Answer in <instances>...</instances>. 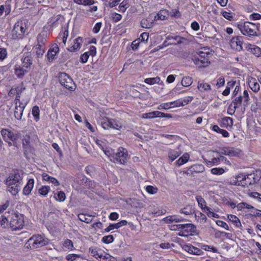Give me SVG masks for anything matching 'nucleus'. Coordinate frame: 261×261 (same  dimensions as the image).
I'll use <instances>...</instances> for the list:
<instances>
[{"mask_svg": "<svg viewBox=\"0 0 261 261\" xmlns=\"http://www.w3.org/2000/svg\"><path fill=\"white\" fill-rule=\"evenodd\" d=\"M197 88L201 92L208 91L212 89L210 84L200 81L198 82Z\"/></svg>", "mask_w": 261, "mask_h": 261, "instance_id": "nucleus-28", "label": "nucleus"}, {"mask_svg": "<svg viewBox=\"0 0 261 261\" xmlns=\"http://www.w3.org/2000/svg\"><path fill=\"white\" fill-rule=\"evenodd\" d=\"M7 218H9V225L12 230L21 229L24 225V221L22 216L21 215H18L15 213H12L11 215L9 213L7 215Z\"/></svg>", "mask_w": 261, "mask_h": 261, "instance_id": "nucleus-3", "label": "nucleus"}, {"mask_svg": "<svg viewBox=\"0 0 261 261\" xmlns=\"http://www.w3.org/2000/svg\"><path fill=\"white\" fill-rule=\"evenodd\" d=\"M128 159L127 151L123 147H120L118 149L117 152L113 156V159H110L111 161L113 162H119L120 164H125Z\"/></svg>", "mask_w": 261, "mask_h": 261, "instance_id": "nucleus-6", "label": "nucleus"}, {"mask_svg": "<svg viewBox=\"0 0 261 261\" xmlns=\"http://www.w3.org/2000/svg\"><path fill=\"white\" fill-rule=\"evenodd\" d=\"M14 88L17 93V96H16L15 100L16 101H20V98L21 93L25 90V88L24 87L23 83L22 82L20 85L14 87Z\"/></svg>", "mask_w": 261, "mask_h": 261, "instance_id": "nucleus-32", "label": "nucleus"}, {"mask_svg": "<svg viewBox=\"0 0 261 261\" xmlns=\"http://www.w3.org/2000/svg\"><path fill=\"white\" fill-rule=\"evenodd\" d=\"M231 47L236 50L240 51L242 49V37L232 38L230 41Z\"/></svg>", "mask_w": 261, "mask_h": 261, "instance_id": "nucleus-16", "label": "nucleus"}, {"mask_svg": "<svg viewBox=\"0 0 261 261\" xmlns=\"http://www.w3.org/2000/svg\"><path fill=\"white\" fill-rule=\"evenodd\" d=\"M250 100L249 97V94L247 90H245L244 91L243 95H240L239 97H236L232 102L230 105V106L233 105V108L234 109L238 107V105H240L243 102V105L246 106L248 104L249 101Z\"/></svg>", "mask_w": 261, "mask_h": 261, "instance_id": "nucleus-9", "label": "nucleus"}, {"mask_svg": "<svg viewBox=\"0 0 261 261\" xmlns=\"http://www.w3.org/2000/svg\"><path fill=\"white\" fill-rule=\"evenodd\" d=\"M201 248L202 249L206 251H212L213 252L217 253L218 252V249L212 246L206 245H202Z\"/></svg>", "mask_w": 261, "mask_h": 261, "instance_id": "nucleus-54", "label": "nucleus"}, {"mask_svg": "<svg viewBox=\"0 0 261 261\" xmlns=\"http://www.w3.org/2000/svg\"><path fill=\"white\" fill-rule=\"evenodd\" d=\"M59 47L57 45H55L53 47V48H50L47 53V58L49 61L53 60L54 59L55 56L56 55L57 53L59 51Z\"/></svg>", "mask_w": 261, "mask_h": 261, "instance_id": "nucleus-31", "label": "nucleus"}, {"mask_svg": "<svg viewBox=\"0 0 261 261\" xmlns=\"http://www.w3.org/2000/svg\"><path fill=\"white\" fill-rule=\"evenodd\" d=\"M223 122L224 124H227L229 126H231L233 125V119L232 118L229 117H226L223 119Z\"/></svg>", "mask_w": 261, "mask_h": 261, "instance_id": "nucleus-60", "label": "nucleus"}, {"mask_svg": "<svg viewBox=\"0 0 261 261\" xmlns=\"http://www.w3.org/2000/svg\"><path fill=\"white\" fill-rule=\"evenodd\" d=\"M227 217L228 219L231 221L236 227H240L241 226V223L239 219L235 215H228Z\"/></svg>", "mask_w": 261, "mask_h": 261, "instance_id": "nucleus-39", "label": "nucleus"}, {"mask_svg": "<svg viewBox=\"0 0 261 261\" xmlns=\"http://www.w3.org/2000/svg\"><path fill=\"white\" fill-rule=\"evenodd\" d=\"M26 30V26L22 21H18L12 31V36L14 39H22Z\"/></svg>", "mask_w": 261, "mask_h": 261, "instance_id": "nucleus-5", "label": "nucleus"}, {"mask_svg": "<svg viewBox=\"0 0 261 261\" xmlns=\"http://www.w3.org/2000/svg\"><path fill=\"white\" fill-rule=\"evenodd\" d=\"M9 212H6L4 215L0 216V224L3 226L5 224H8L9 218H7V215Z\"/></svg>", "mask_w": 261, "mask_h": 261, "instance_id": "nucleus-51", "label": "nucleus"}, {"mask_svg": "<svg viewBox=\"0 0 261 261\" xmlns=\"http://www.w3.org/2000/svg\"><path fill=\"white\" fill-rule=\"evenodd\" d=\"M181 152L177 150L171 149L168 150V156L171 162L175 160L178 156L181 154Z\"/></svg>", "mask_w": 261, "mask_h": 261, "instance_id": "nucleus-29", "label": "nucleus"}, {"mask_svg": "<svg viewBox=\"0 0 261 261\" xmlns=\"http://www.w3.org/2000/svg\"><path fill=\"white\" fill-rule=\"evenodd\" d=\"M205 170V168L201 164H195L190 167V171L195 173H201Z\"/></svg>", "mask_w": 261, "mask_h": 261, "instance_id": "nucleus-36", "label": "nucleus"}, {"mask_svg": "<svg viewBox=\"0 0 261 261\" xmlns=\"http://www.w3.org/2000/svg\"><path fill=\"white\" fill-rule=\"evenodd\" d=\"M39 113H40V110H39V108L38 106H35L33 107L32 110V113L33 117H34L36 121H38L40 118Z\"/></svg>", "mask_w": 261, "mask_h": 261, "instance_id": "nucleus-48", "label": "nucleus"}, {"mask_svg": "<svg viewBox=\"0 0 261 261\" xmlns=\"http://www.w3.org/2000/svg\"><path fill=\"white\" fill-rule=\"evenodd\" d=\"M89 57V52H86L84 54H82L80 58L81 62H82L83 63H86L88 61Z\"/></svg>", "mask_w": 261, "mask_h": 261, "instance_id": "nucleus-63", "label": "nucleus"}, {"mask_svg": "<svg viewBox=\"0 0 261 261\" xmlns=\"http://www.w3.org/2000/svg\"><path fill=\"white\" fill-rule=\"evenodd\" d=\"M112 18L115 22H118L120 21L122 18L121 15L117 13H113L112 14Z\"/></svg>", "mask_w": 261, "mask_h": 261, "instance_id": "nucleus-64", "label": "nucleus"}, {"mask_svg": "<svg viewBox=\"0 0 261 261\" xmlns=\"http://www.w3.org/2000/svg\"><path fill=\"white\" fill-rule=\"evenodd\" d=\"M81 180L80 185L82 187V188H90L92 186L91 181L88 179L84 175H82L80 177Z\"/></svg>", "mask_w": 261, "mask_h": 261, "instance_id": "nucleus-27", "label": "nucleus"}, {"mask_svg": "<svg viewBox=\"0 0 261 261\" xmlns=\"http://www.w3.org/2000/svg\"><path fill=\"white\" fill-rule=\"evenodd\" d=\"M32 63L33 58L31 55H27L26 56H23L21 59V63L18 64V65L30 70Z\"/></svg>", "mask_w": 261, "mask_h": 261, "instance_id": "nucleus-17", "label": "nucleus"}, {"mask_svg": "<svg viewBox=\"0 0 261 261\" xmlns=\"http://www.w3.org/2000/svg\"><path fill=\"white\" fill-rule=\"evenodd\" d=\"M63 246L69 250H72L73 248L72 242L69 239L65 241L63 244Z\"/></svg>", "mask_w": 261, "mask_h": 261, "instance_id": "nucleus-57", "label": "nucleus"}, {"mask_svg": "<svg viewBox=\"0 0 261 261\" xmlns=\"http://www.w3.org/2000/svg\"><path fill=\"white\" fill-rule=\"evenodd\" d=\"M190 155L188 153H185L180 158L176 161V164L178 166L186 163L189 160Z\"/></svg>", "mask_w": 261, "mask_h": 261, "instance_id": "nucleus-33", "label": "nucleus"}, {"mask_svg": "<svg viewBox=\"0 0 261 261\" xmlns=\"http://www.w3.org/2000/svg\"><path fill=\"white\" fill-rule=\"evenodd\" d=\"M48 239L43 234H35L32 236L26 242L25 246L31 249H37L47 245Z\"/></svg>", "mask_w": 261, "mask_h": 261, "instance_id": "nucleus-1", "label": "nucleus"}, {"mask_svg": "<svg viewBox=\"0 0 261 261\" xmlns=\"http://www.w3.org/2000/svg\"><path fill=\"white\" fill-rule=\"evenodd\" d=\"M83 43V38L79 37L74 40V44L68 48V50L71 52H74L79 50Z\"/></svg>", "mask_w": 261, "mask_h": 261, "instance_id": "nucleus-22", "label": "nucleus"}, {"mask_svg": "<svg viewBox=\"0 0 261 261\" xmlns=\"http://www.w3.org/2000/svg\"><path fill=\"white\" fill-rule=\"evenodd\" d=\"M181 246L184 250L192 254L200 255L202 253V251L200 249L191 244H183Z\"/></svg>", "mask_w": 261, "mask_h": 261, "instance_id": "nucleus-18", "label": "nucleus"}, {"mask_svg": "<svg viewBox=\"0 0 261 261\" xmlns=\"http://www.w3.org/2000/svg\"><path fill=\"white\" fill-rule=\"evenodd\" d=\"M161 81L160 77L157 76L155 77H152V78H147L145 79L144 82L147 84L149 85H153L154 84H161L160 83V82Z\"/></svg>", "mask_w": 261, "mask_h": 261, "instance_id": "nucleus-42", "label": "nucleus"}, {"mask_svg": "<svg viewBox=\"0 0 261 261\" xmlns=\"http://www.w3.org/2000/svg\"><path fill=\"white\" fill-rule=\"evenodd\" d=\"M193 60L194 63L200 68L206 67L210 64L208 58H196V57H195Z\"/></svg>", "mask_w": 261, "mask_h": 261, "instance_id": "nucleus-19", "label": "nucleus"}, {"mask_svg": "<svg viewBox=\"0 0 261 261\" xmlns=\"http://www.w3.org/2000/svg\"><path fill=\"white\" fill-rule=\"evenodd\" d=\"M248 84L253 92L257 93L259 91L260 86L255 78L251 77L249 80Z\"/></svg>", "mask_w": 261, "mask_h": 261, "instance_id": "nucleus-24", "label": "nucleus"}, {"mask_svg": "<svg viewBox=\"0 0 261 261\" xmlns=\"http://www.w3.org/2000/svg\"><path fill=\"white\" fill-rule=\"evenodd\" d=\"M160 113L155 112V111L147 113H144L143 114V118H153L155 117H157V116Z\"/></svg>", "mask_w": 261, "mask_h": 261, "instance_id": "nucleus-53", "label": "nucleus"}, {"mask_svg": "<svg viewBox=\"0 0 261 261\" xmlns=\"http://www.w3.org/2000/svg\"><path fill=\"white\" fill-rule=\"evenodd\" d=\"M114 240V237L112 235H108L105 236L102 239V241L106 244L112 243Z\"/></svg>", "mask_w": 261, "mask_h": 261, "instance_id": "nucleus-56", "label": "nucleus"}, {"mask_svg": "<svg viewBox=\"0 0 261 261\" xmlns=\"http://www.w3.org/2000/svg\"><path fill=\"white\" fill-rule=\"evenodd\" d=\"M241 33L245 36H257L259 24H256L249 21L240 22L238 25Z\"/></svg>", "mask_w": 261, "mask_h": 261, "instance_id": "nucleus-2", "label": "nucleus"}, {"mask_svg": "<svg viewBox=\"0 0 261 261\" xmlns=\"http://www.w3.org/2000/svg\"><path fill=\"white\" fill-rule=\"evenodd\" d=\"M221 153L230 156H238L241 154V151L234 147H223L221 149Z\"/></svg>", "mask_w": 261, "mask_h": 261, "instance_id": "nucleus-14", "label": "nucleus"}, {"mask_svg": "<svg viewBox=\"0 0 261 261\" xmlns=\"http://www.w3.org/2000/svg\"><path fill=\"white\" fill-rule=\"evenodd\" d=\"M163 220L167 223L173 222L179 223L184 221L185 220L178 215L169 216L164 218Z\"/></svg>", "mask_w": 261, "mask_h": 261, "instance_id": "nucleus-20", "label": "nucleus"}, {"mask_svg": "<svg viewBox=\"0 0 261 261\" xmlns=\"http://www.w3.org/2000/svg\"><path fill=\"white\" fill-rule=\"evenodd\" d=\"M211 173L213 174L220 175L225 172V170L222 168H214L211 170Z\"/></svg>", "mask_w": 261, "mask_h": 261, "instance_id": "nucleus-52", "label": "nucleus"}, {"mask_svg": "<svg viewBox=\"0 0 261 261\" xmlns=\"http://www.w3.org/2000/svg\"><path fill=\"white\" fill-rule=\"evenodd\" d=\"M92 215H87V214L81 213L78 215V218L81 221L89 223L92 220Z\"/></svg>", "mask_w": 261, "mask_h": 261, "instance_id": "nucleus-34", "label": "nucleus"}, {"mask_svg": "<svg viewBox=\"0 0 261 261\" xmlns=\"http://www.w3.org/2000/svg\"><path fill=\"white\" fill-rule=\"evenodd\" d=\"M213 130L218 133L221 134L224 137H227L229 136L227 131L220 128L218 125H214L213 127Z\"/></svg>", "mask_w": 261, "mask_h": 261, "instance_id": "nucleus-41", "label": "nucleus"}, {"mask_svg": "<svg viewBox=\"0 0 261 261\" xmlns=\"http://www.w3.org/2000/svg\"><path fill=\"white\" fill-rule=\"evenodd\" d=\"M167 12L166 10H161L156 14H152L154 20H165L167 18L166 14Z\"/></svg>", "mask_w": 261, "mask_h": 261, "instance_id": "nucleus-37", "label": "nucleus"}, {"mask_svg": "<svg viewBox=\"0 0 261 261\" xmlns=\"http://www.w3.org/2000/svg\"><path fill=\"white\" fill-rule=\"evenodd\" d=\"M146 190L147 192L151 194H155L157 192L158 189L156 188H154L152 186H148L146 188Z\"/></svg>", "mask_w": 261, "mask_h": 261, "instance_id": "nucleus-61", "label": "nucleus"}, {"mask_svg": "<svg viewBox=\"0 0 261 261\" xmlns=\"http://www.w3.org/2000/svg\"><path fill=\"white\" fill-rule=\"evenodd\" d=\"M129 6L128 0H124L120 4L118 10L120 12H124Z\"/></svg>", "mask_w": 261, "mask_h": 261, "instance_id": "nucleus-49", "label": "nucleus"}, {"mask_svg": "<svg viewBox=\"0 0 261 261\" xmlns=\"http://www.w3.org/2000/svg\"><path fill=\"white\" fill-rule=\"evenodd\" d=\"M36 54L38 57L43 55L44 53L45 47L44 46H38V45H36Z\"/></svg>", "mask_w": 261, "mask_h": 261, "instance_id": "nucleus-58", "label": "nucleus"}, {"mask_svg": "<svg viewBox=\"0 0 261 261\" xmlns=\"http://www.w3.org/2000/svg\"><path fill=\"white\" fill-rule=\"evenodd\" d=\"M22 185L7 186L8 190L13 195H16L20 191Z\"/></svg>", "mask_w": 261, "mask_h": 261, "instance_id": "nucleus-30", "label": "nucleus"}, {"mask_svg": "<svg viewBox=\"0 0 261 261\" xmlns=\"http://www.w3.org/2000/svg\"><path fill=\"white\" fill-rule=\"evenodd\" d=\"M104 153L109 157H111L113 159V156L115 155L113 150L111 148H105L102 150Z\"/></svg>", "mask_w": 261, "mask_h": 261, "instance_id": "nucleus-59", "label": "nucleus"}, {"mask_svg": "<svg viewBox=\"0 0 261 261\" xmlns=\"http://www.w3.org/2000/svg\"><path fill=\"white\" fill-rule=\"evenodd\" d=\"M5 184L7 186L22 185V177L18 173L11 174L6 179Z\"/></svg>", "mask_w": 261, "mask_h": 261, "instance_id": "nucleus-10", "label": "nucleus"}, {"mask_svg": "<svg viewBox=\"0 0 261 261\" xmlns=\"http://www.w3.org/2000/svg\"><path fill=\"white\" fill-rule=\"evenodd\" d=\"M37 45L38 46H43L44 45L46 42V38L44 34H39L37 37Z\"/></svg>", "mask_w": 261, "mask_h": 261, "instance_id": "nucleus-50", "label": "nucleus"}, {"mask_svg": "<svg viewBox=\"0 0 261 261\" xmlns=\"http://www.w3.org/2000/svg\"><path fill=\"white\" fill-rule=\"evenodd\" d=\"M89 252H90L91 255L96 258H101L103 257V254L101 252V251L97 248H90Z\"/></svg>", "mask_w": 261, "mask_h": 261, "instance_id": "nucleus-35", "label": "nucleus"}, {"mask_svg": "<svg viewBox=\"0 0 261 261\" xmlns=\"http://www.w3.org/2000/svg\"><path fill=\"white\" fill-rule=\"evenodd\" d=\"M249 49L251 52L255 55V56H261V48H260L259 47L254 45H251L249 47Z\"/></svg>", "mask_w": 261, "mask_h": 261, "instance_id": "nucleus-45", "label": "nucleus"}, {"mask_svg": "<svg viewBox=\"0 0 261 261\" xmlns=\"http://www.w3.org/2000/svg\"><path fill=\"white\" fill-rule=\"evenodd\" d=\"M196 219L201 223H205L206 221V216L200 212H197L195 214Z\"/></svg>", "mask_w": 261, "mask_h": 261, "instance_id": "nucleus-38", "label": "nucleus"}, {"mask_svg": "<svg viewBox=\"0 0 261 261\" xmlns=\"http://www.w3.org/2000/svg\"><path fill=\"white\" fill-rule=\"evenodd\" d=\"M205 208H206L205 212H207V215L208 217L216 218H218L219 217V216L218 214L214 213L211 208H210L208 207H205Z\"/></svg>", "mask_w": 261, "mask_h": 261, "instance_id": "nucleus-55", "label": "nucleus"}, {"mask_svg": "<svg viewBox=\"0 0 261 261\" xmlns=\"http://www.w3.org/2000/svg\"><path fill=\"white\" fill-rule=\"evenodd\" d=\"M14 71L15 75L18 79H22L30 70L17 64L14 67Z\"/></svg>", "mask_w": 261, "mask_h": 261, "instance_id": "nucleus-15", "label": "nucleus"}, {"mask_svg": "<svg viewBox=\"0 0 261 261\" xmlns=\"http://www.w3.org/2000/svg\"><path fill=\"white\" fill-rule=\"evenodd\" d=\"M101 126L105 129L114 128L120 130L122 128V124L119 121L114 119L106 118L101 122Z\"/></svg>", "mask_w": 261, "mask_h": 261, "instance_id": "nucleus-8", "label": "nucleus"}, {"mask_svg": "<svg viewBox=\"0 0 261 261\" xmlns=\"http://www.w3.org/2000/svg\"><path fill=\"white\" fill-rule=\"evenodd\" d=\"M34 180L32 178L29 179L28 181L27 184L23 189V194L24 195H29L34 187Z\"/></svg>", "mask_w": 261, "mask_h": 261, "instance_id": "nucleus-23", "label": "nucleus"}, {"mask_svg": "<svg viewBox=\"0 0 261 261\" xmlns=\"http://www.w3.org/2000/svg\"><path fill=\"white\" fill-rule=\"evenodd\" d=\"M249 18L251 20H256L261 19V15L259 13H253L249 15Z\"/></svg>", "mask_w": 261, "mask_h": 261, "instance_id": "nucleus-62", "label": "nucleus"}, {"mask_svg": "<svg viewBox=\"0 0 261 261\" xmlns=\"http://www.w3.org/2000/svg\"><path fill=\"white\" fill-rule=\"evenodd\" d=\"M154 20L152 14H150L146 19H143L141 21V25L144 28L149 29L152 27Z\"/></svg>", "mask_w": 261, "mask_h": 261, "instance_id": "nucleus-21", "label": "nucleus"}, {"mask_svg": "<svg viewBox=\"0 0 261 261\" xmlns=\"http://www.w3.org/2000/svg\"><path fill=\"white\" fill-rule=\"evenodd\" d=\"M49 190L50 187L49 186H42L39 189L38 192L41 196L45 197L47 195Z\"/></svg>", "mask_w": 261, "mask_h": 261, "instance_id": "nucleus-46", "label": "nucleus"}, {"mask_svg": "<svg viewBox=\"0 0 261 261\" xmlns=\"http://www.w3.org/2000/svg\"><path fill=\"white\" fill-rule=\"evenodd\" d=\"M29 102V99L26 98L22 101L15 102V108L14 112V116L17 120H21L23 110Z\"/></svg>", "mask_w": 261, "mask_h": 261, "instance_id": "nucleus-7", "label": "nucleus"}, {"mask_svg": "<svg viewBox=\"0 0 261 261\" xmlns=\"http://www.w3.org/2000/svg\"><path fill=\"white\" fill-rule=\"evenodd\" d=\"M58 77L59 83L65 88L71 91L75 89V85L71 77L68 74L65 72H60Z\"/></svg>", "mask_w": 261, "mask_h": 261, "instance_id": "nucleus-4", "label": "nucleus"}, {"mask_svg": "<svg viewBox=\"0 0 261 261\" xmlns=\"http://www.w3.org/2000/svg\"><path fill=\"white\" fill-rule=\"evenodd\" d=\"M54 198L58 201L63 202L66 198L65 194L63 191H59L57 193H55Z\"/></svg>", "mask_w": 261, "mask_h": 261, "instance_id": "nucleus-43", "label": "nucleus"}, {"mask_svg": "<svg viewBox=\"0 0 261 261\" xmlns=\"http://www.w3.org/2000/svg\"><path fill=\"white\" fill-rule=\"evenodd\" d=\"M179 213L186 215H192L195 213V207L193 205L190 204L187 205L184 208H181L179 211Z\"/></svg>", "mask_w": 261, "mask_h": 261, "instance_id": "nucleus-26", "label": "nucleus"}, {"mask_svg": "<svg viewBox=\"0 0 261 261\" xmlns=\"http://www.w3.org/2000/svg\"><path fill=\"white\" fill-rule=\"evenodd\" d=\"M236 84V81H230L227 83L226 89L223 91L222 94L224 96L228 95L230 93V87H233Z\"/></svg>", "mask_w": 261, "mask_h": 261, "instance_id": "nucleus-47", "label": "nucleus"}, {"mask_svg": "<svg viewBox=\"0 0 261 261\" xmlns=\"http://www.w3.org/2000/svg\"><path fill=\"white\" fill-rule=\"evenodd\" d=\"M252 176L254 175L250 174L247 175H238V179L239 181L242 182V183H240V184L242 185V186L244 187H248L249 186L254 184V180L253 179V177H252Z\"/></svg>", "mask_w": 261, "mask_h": 261, "instance_id": "nucleus-12", "label": "nucleus"}, {"mask_svg": "<svg viewBox=\"0 0 261 261\" xmlns=\"http://www.w3.org/2000/svg\"><path fill=\"white\" fill-rule=\"evenodd\" d=\"M176 227L178 229L184 230L187 234H188V236L192 235L196 230L195 226L192 223L178 224L176 225Z\"/></svg>", "mask_w": 261, "mask_h": 261, "instance_id": "nucleus-13", "label": "nucleus"}, {"mask_svg": "<svg viewBox=\"0 0 261 261\" xmlns=\"http://www.w3.org/2000/svg\"><path fill=\"white\" fill-rule=\"evenodd\" d=\"M196 199L198 202V205L202 209L204 210L205 212L206 208L205 207H207L206 205V202L205 200L201 196H197L196 197Z\"/></svg>", "mask_w": 261, "mask_h": 261, "instance_id": "nucleus-40", "label": "nucleus"}, {"mask_svg": "<svg viewBox=\"0 0 261 261\" xmlns=\"http://www.w3.org/2000/svg\"><path fill=\"white\" fill-rule=\"evenodd\" d=\"M1 134L3 136L4 140L11 145H12L11 142H14L16 141L17 138V135L16 134L8 129H4L2 130Z\"/></svg>", "mask_w": 261, "mask_h": 261, "instance_id": "nucleus-11", "label": "nucleus"}, {"mask_svg": "<svg viewBox=\"0 0 261 261\" xmlns=\"http://www.w3.org/2000/svg\"><path fill=\"white\" fill-rule=\"evenodd\" d=\"M193 83L192 78L190 76H184L181 80V85L184 87H188Z\"/></svg>", "mask_w": 261, "mask_h": 261, "instance_id": "nucleus-44", "label": "nucleus"}, {"mask_svg": "<svg viewBox=\"0 0 261 261\" xmlns=\"http://www.w3.org/2000/svg\"><path fill=\"white\" fill-rule=\"evenodd\" d=\"M127 223V222L126 220H122L118 223L115 224H111L105 229V231L106 232H109L110 231L114 229H118L123 226L126 225Z\"/></svg>", "mask_w": 261, "mask_h": 261, "instance_id": "nucleus-25", "label": "nucleus"}]
</instances>
